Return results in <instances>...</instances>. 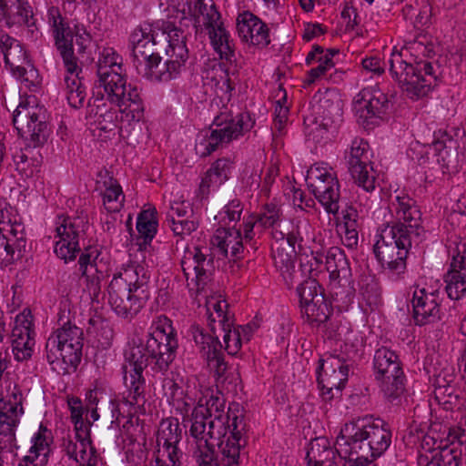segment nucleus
Wrapping results in <instances>:
<instances>
[{
    "instance_id": "nucleus-36",
    "label": "nucleus",
    "mask_w": 466,
    "mask_h": 466,
    "mask_svg": "<svg viewBox=\"0 0 466 466\" xmlns=\"http://www.w3.org/2000/svg\"><path fill=\"white\" fill-rule=\"evenodd\" d=\"M64 446L66 453L78 462L79 466H95L96 464V451L92 446L91 440L83 439L76 442L67 441Z\"/></svg>"
},
{
    "instance_id": "nucleus-62",
    "label": "nucleus",
    "mask_w": 466,
    "mask_h": 466,
    "mask_svg": "<svg viewBox=\"0 0 466 466\" xmlns=\"http://www.w3.org/2000/svg\"><path fill=\"white\" fill-rule=\"evenodd\" d=\"M16 170L25 177H32L39 171V161L31 157L28 162L20 161L17 163Z\"/></svg>"
},
{
    "instance_id": "nucleus-52",
    "label": "nucleus",
    "mask_w": 466,
    "mask_h": 466,
    "mask_svg": "<svg viewBox=\"0 0 466 466\" xmlns=\"http://www.w3.org/2000/svg\"><path fill=\"white\" fill-rule=\"evenodd\" d=\"M240 383V375L237 370L228 372L224 377L217 379L216 385L220 392L236 393Z\"/></svg>"
},
{
    "instance_id": "nucleus-18",
    "label": "nucleus",
    "mask_w": 466,
    "mask_h": 466,
    "mask_svg": "<svg viewBox=\"0 0 466 466\" xmlns=\"http://www.w3.org/2000/svg\"><path fill=\"white\" fill-rule=\"evenodd\" d=\"M31 312L25 309L15 319L11 333L12 352L18 361L31 358L35 345L34 330L32 329Z\"/></svg>"
},
{
    "instance_id": "nucleus-22",
    "label": "nucleus",
    "mask_w": 466,
    "mask_h": 466,
    "mask_svg": "<svg viewBox=\"0 0 466 466\" xmlns=\"http://www.w3.org/2000/svg\"><path fill=\"white\" fill-rule=\"evenodd\" d=\"M0 20L8 26L26 25L31 34L36 24L33 9L26 0H0Z\"/></svg>"
},
{
    "instance_id": "nucleus-53",
    "label": "nucleus",
    "mask_w": 466,
    "mask_h": 466,
    "mask_svg": "<svg viewBox=\"0 0 466 466\" xmlns=\"http://www.w3.org/2000/svg\"><path fill=\"white\" fill-rule=\"evenodd\" d=\"M317 328L321 331L323 336L328 339H337L339 337V320L338 316L332 313L328 316V319L323 322H318L315 324Z\"/></svg>"
},
{
    "instance_id": "nucleus-37",
    "label": "nucleus",
    "mask_w": 466,
    "mask_h": 466,
    "mask_svg": "<svg viewBox=\"0 0 466 466\" xmlns=\"http://www.w3.org/2000/svg\"><path fill=\"white\" fill-rule=\"evenodd\" d=\"M232 163L228 158H219L213 163L199 185L200 193L202 195H207L209 192L211 185L219 186L223 182L227 181L228 179Z\"/></svg>"
},
{
    "instance_id": "nucleus-28",
    "label": "nucleus",
    "mask_w": 466,
    "mask_h": 466,
    "mask_svg": "<svg viewBox=\"0 0 466 466\" xmlns=\"http://www.w3.org/2000/svg\"><path fill=\"white\" fill-rule=\"evenodd\" d=\"M82 349L72 345H63V347H57L58 352L53 355H50L49 349H46V360L51 369L57 374H68L70 370L75 371L80 363Z\"/></svg>"
},
{
    "instance_id": "nucleus-11",
    "label": "nucleus",
    "mask_w": 466,
    "mask_h": 466,
    "mask_svg": "<svg viewBox=\"0 0 466 466\" xmlns=\"http://www.w3.org/2000/svg\"><path fill=\"white\" fill-rule=\"evenodd\" d=\"M13 123L18 134L35 147L44 145L50 135V127L43 108L21 102L13 114Z\"/></svg>"
},
{
    "instance_id": "nucleus-23",
    "label": "nucleus",
    "mask_w": 466,
    "mask_h": 466,
    "mask_svg": "<svg viewBox=\"0 0 466 466\" xmlns=\"http://www.w3.org/2000/svg\"><path fill=\"white\" fill-rule=\"evenodd\" d=\"M237 30L239 37L244 42L254 46L264 47L270 42L267 25L249 12H244L238 15Z\"/></svg>"
},
{
    "instance_id": "nucleus-61",
    "label": "nucleus",
    "mask_w": 466,
    "mask_h": 466,
    "mask_svg": "<svg viewBox=\"0 0 466 466\" xmlns=\"http://www.w3.org/2000/svg\"><path fill=\"white\" fill-rule=\"evenodd\" d=\"M362 67L368 72L381 75L385 70V64L377 56L366 57L361 62Z\"/></svg>"
},
{
    "instance_id": "nucleus-54",
    "label": "nucleus",
    "mask_w": 466,
    "mask_h": 466,
    "mask_svg": "<svg viewBox=\"0 0 466 466\" xmlns=\"http://www.w3.org/2000/svg\"><path fill=\"white\" fill-rule=\"evenodd\" d=\"M228 305L226 301L216 300L214 302H208V311L212 309L218 319V323L222 327L223 331H226L228 328L231 326L229 317L228 313L225 311L228 309Z\"/></svg>"
},
{
    "instance_id": "nucleus-15",
    "label": "nucleus",
    "mask_w": 466,
    "mask_h": 466,
    "mask_svg": "<svg viewBox=\"0 0 466 466\" xmlns=\"http://www.w3.org/2000/svg\"><path fill=\"white\" fill-rule=\"evenodd\" d=\"M369 144L361 138H355L347 157L348 169L358 186L367 192L375 189V171L370 165Z\"/></svg>"
},
{
    "instance_id": "nucleus-56",
    "label": "nucleus",
    "mask_w": 466,
    "mask_h": 466,
    "mask_svg": "<svg viewBox=\"0 0 466 466\" xmlns=\"http://www.w3.org/2000/svg\"><path fill=\"white\" fill-rule=\"evenodd\" d=\"M289 108L283 106L280 101L276 103L273 137L282 136L284 134L285 124L288 120Z\"/></svg>"
},
{
    "instance_id": "nucleus-17",
    "label": "nucleus",
    "mask_w": 466,
    "mask_h": 466,
    "mask_svg": "<svg viewBox=\"0 0 466 466\" xmlns=\"http://www.w3.org/2000/svg\"><path fill=\"white\" fill-rule=\"evenodd\" d=\"M132 46L133 63L139 71V66L157 59L164 51V46L159 40L158 30H153L150 25L139 27L134 30L130 35Z\"/></svg>"
},
{
    "instance_id": "nucleus-13",
    "label": "nucleus",
    "mask_w": 466,
    "mask_h": 466,
    "mask_svg": "<svg viewBox=\"0 0 466 466\" xmlns=\"http://www.w3.org/2000/svg\"><path fill=\"white\" fill-rule=\"evenodd\" d=\"M390 71L400 88L411 99L426 96L431 89V82L420 75L417 65L405 62L400 53H392Z\"/></svg>"
},
{
    "instance_id": "nucleus-2",
    "label": "nucleus",
    "mask_w": 466,
    "mask_h": 466,
    "mask_svg": "<svg viewBox=\"0 0 466 466\" xmlns=\"http://www.w3.org/2000/svg\"><path fill=\"white\" fill-rule=\"evenodd\" d=\"M391 432L381 419H358L346 423L337 437L338 452L359 464L370 463L390 447Z\"/></svg>"
},
{
    "instance_id": "nucleus-3",
    "label": "nucleus",
    "mask_w": 466,
    "mask_h": 466,
    "mask_svg": "<svg viewBox=\"0 0 466 466\" xmlns=\"http://www.w3.org/2000/svg\"><path fill=\"white\" fill-rule=\"evenodd\" d=\"M148 279L143 266L115 275L108 285V302L122 318L137 315L149 299Z\"/></svg>"
},
{
    "instance_id": "nucleus-8",
    "label": "nucleus",
    "mask_w": 466,
    "mask_h": 466,
    "mask_svg": "<svg viewBox=\"0 0 466 466\" xmlns=\"http://www.w3.org/2000/svg\"><path fill=\"white\" fill-rule=\"evenodd\" d=\"M95 88H102L104 93L97 91V96H101V100L106 96V99L118 106L121 112L129 108L133 118L139 119L143 116L142 99L137 87L127 85L125 70L97 76Z\"/></svg>"
},
{
    "instance_id": "nucleus-30",
    "label": "nucleus",
    "mask_w": 466,
    "mask_h": 466,
    "mask_svg": "<svg viewBox=\"0 0 466 466\" xmlns=\"http://www.w3.org/2000/svg\"><path fill=\"white\" fill-rule=\"evenodd\" d=\"M450 299H460L466 293V256L454 258L445 279Z\"/></svg>"
},
{
    "instance_id": "nucleus-58",
    "label": "nucleus",
    "mask_w": 466,
    "mask_h": 466,
    "mask_svg": "<svg viewBox=\"0 0 466 466\" xmlns=\"http://www.w3.org/2000/svg\"><path fill=\"white\" fill-rule=\"evenodd\" d=\"M15 75H17L22 81L28 83L29 85L35 86L38 84V73L37 70L31 64L30 60L28 65H24L23 69L15 70Z\"/></svg>"
},
{
    "instance_id": "nucleus-41",
    "label": "nucleus",
    "mask_w": 466,
    "mask_h": 466,
    "mask_svg": "<svg viewBox=\"0 0 466 466\" xmlns=\"http://www.w3.org/2000/svg\"><path fill=\"white\" fill-rule=\"evenodd\" d=\"M154 210L142 211L137 219V230L138 232V238H142V244H148L151 242L157 233V221L154 216Z\"/></svg>"
},
{
    "instance_id": "nucleus-33",
    "label": "nucleus",
    "mask_w": 466,
    "mask_h": 466,
    "mask_svg": "<svg viewBox=\"0 0 466 466\" xmlns=\"http://www.w3.org/2000/svg\"><path fill=\"white\" fill-rule=\"evenodd\" d=\"M211 46L218 54L219 58L232 64L236 61L235 44L229 32L221 22L208 30Z\"/></svg>"
},
{
    "instance_id": "nucleus-24",
    "label": "nucleus",
    "mask_w": 466,
    "mask_h": 466,
    "mask_svg": "<svg viewBox=\"0 0 466 466\" xmlns=\"http://www.w3.org/2000/svg\"><path fill=\"white\" fill-rule=\"evenodd\" d=\"M297 252V248L290 245H279L272 251L275 266L289 288L304 277L303 270L295 268Z\"/></svg>"
},
{
    "instance_id": "nucleus-19",
    "label": "nucleus",
    "mask_w": 466,
    "mask_h": 466,
    "mask_svg": "<svg viewBox=\"0 0 466 466\" xmlns=\"http://www.w3.org/2000/svg\"><path fill=\"white\" fill-rule=\"evenodd\" d=\"M410 247L393 245L391 236L387 233L383 241H377L374 245V253L384 269L389 273L400 276L406 270V258Z\"/></svg>"
},
{
    "instance_id": "nucleus-14",
    "label": "nucleus",
    "mask_w": 466,
    "mask_h": 466,
    "mask_svg": "<svg viewBox=\"0 0 466 466\" xmlns=\"http://www.w3.org/2000/svg\"><path fill=\"white\" fill-rule=\"evenodd\" d=\"M354 109L358 122L364 128H372L389 109L387 96L380 90L365 88L361 90L355 100Z\"/></svg>"
},
{
    "instance_id": "nucleus-44",
    "label": "nucleus",
    "mask_w": 466,
    "mask_h": 466,
    "mask_svg": "<svg viewBox=\"0 0 466 466\" xmlns=\"http://www.w3.org/2000/svg\"><path fill=\"white\" fill-rule=\"evenodd\" d=\"M124 70L122 58L112 48H106L96 63V76Z\"/></svg>"
},
{
    "instance_id": "nucleus-7",
    "label": "nucleus",
    "mask_w": 466,
    "mask_h": 466,
    "mask_svg": "<svg viewBox=\"0 0 466 466\" xmlns=\"http://www.w3.org/2000/svg\"><path fill=\"white\" fill-rule=\"evenodd\" d=\"M391 204L398 220L384 225L380 233V239L377 241H383L387 233H390L393 245L403 248L411 247L410 235H420L421 212L416 201L404 193L397 195Z\"/></svg>"
},
{
    "instance_id": "nucleus-45",
    "label": "nucleus",
    "mask_w": 466,
    "mask_h": 466,
    "mask_svg": "<svg viewBox=\"0 0 466 466\" xmlns=\"http://www.w3.org/2000/svg\"><path fill=\"white\" fill-rule=\"evenodd\" d=\"M106 190L103 194V202L106 209L108 212H117L121 208L124 201L122 195V188L119 185L115 184L112 177H109V182H104Z\"/></svg>"
},
{
    "instance_id": "nucleus-5",
    "label": "nucleus",
    "mask_w": 466,
    "mask_h": 466,
    "mask_svg": "<svg viewBox=\"0 0 466 466\" xmlns=\"http://www.w3.org/2000/svg\"><path fill=\"white\" fill-rule=\"evenodd\" d=\"M88 227L87 220L83 217H59L56 228V237L59 238L55 245L56 256L65 262L73 261L83 248L85 252L80 255L78 264L96 267L91 248L84 243Z\"/></svg>"
},
{
    "instance_id": "nucleus-4",
    "label": "nucleus",
    "mask_w": 466,
    "mask_h": 466,
    "mask_svg": "<svg viewBox=\"0 0 466 466\" xmlns=\"http://www.w3.org/2000/svg\"><path fill=\"white\" fill-rule=\"evenodd\" d=\"M177 347L171 320L167 317H160L155 329L147 333L146 339H132L127 353L138 350L147 367L152 365L154 371L164 372L175 360Z\"/></svg>"
},
{
    "instance_id": "nucleus-20",
    "label": "nucleus",
    "mask_w": 466,
    "mask_h": 466,
    "mask_svg": "<svg viewBox=\"0 0 466 466\" xmlns=\"http://www.w3.org/2000/svg\"><path fill=\"white\" fill-rule=\"evenodd\" d=\"M134 353H126V360L129 362L131 370L127 371V367L123 366L124 371V382L125 385L128 388L129 394V403L131 405H137L139 403L140 399L144 400V391H145V379L142 375L143 370L147 368V363L142 359V356L139 355L138 350Z\"/></svg>"
},
{
    "instance_id": "nucleus-64",
    "label": "nucleus",
    "mask_w": 466,
    "mask_h": 466,
    "mask_svg": "<svg viewBox=\"0 0 466 466\" xmlns=\"http://www.w3.org/2000/svg\"><path fill=\"white\" fill-rule=\"evenodd\" d=\"M213 452L214 450L208 451V448H201L200 450L197 448L194 454L198 458L200 466H219L217 460L213 458Z\"/></svg>"
},
{
    "instance_id": "nucleus-34",
    "label": "nucleus",
    "mask_w": 466,
    "mask_h": 466,
    "mask_svg": "<svg viewBox=\"0 0 466 466\" xmlns=\"http://www.w3.org/2000/svg\"><path fill=\"white\" fill-rule=\"evenodd\" d=\"M83 340L84 333L82 329L67 323L61 329H56V331L47 339L46 349H49L50 355H53L58 352L57 347H63V345L83 348Z\"/></svg>"
},
{
    "instance_id": "nucleus-10",
    "label": "nucleus",
    "mask_w": 466,
    "mask_h": 466,
    "mask_svg": "<svg viewBox=\"0 0 466 466\" xmlns=\"http://www.w3.org/2000/svg\"><path fill=\"white\" fill-rule=\"evenodd\" d=\"M253 122L250 116L247 113H241L234 118L221 114L218 116L210 127L209 135L197 145V150L201 157L209 156L224 144H228L233 139H238L245 132L253 127Z\"/></svg>"
},
{
    "instance_id": "nucleus-42",
    "label": "nucleus",
    "mask_w": 466,
    "mask_h": 466,
    "mask_svg": "<svg viewBox=\"0 0 466 466\" xmlns=\"http://www.w3.org/2000/svg\"><path fill=\"white\" fill-rule=\"evenodd\" d=\"M40 435L37 436L35 443L31 447L29 454L19 460L15 466H46L47 463L48 448L47 443H44Z\"/></svg>"
},
{
    "instance_id": "nucleus-32",
    "label": "nucleus",
    "mask_w": 466,
    "mask_h": 466,
    "mask_svg": "<svg viewBox=\"0 0 466 466\" xmlns=\"http://www.w3.org/2000/svg\"><path fill=\"white\" fill-rule=\"evenodd\" d=\"M325 267L332 280L350 284L351 269L344 251L339 247L330 248L325 256Z\"/></svg>"
},
{
    "instance_id": "nucleus-31",
    "label": "nucleus",
    "mask_w": 466,
    "mask_h": 466,
    "mask_svg": "<svg viewBox=\"0 0 466 466\" xmlns=\"http://www.w3.org/2000/svg\"><path fill=\"white\" fill-rule=\"evenodd\" d=\"M0 49L5 64L13 73L17 69H23L24 65H28L29 58L22 44L3 32L0 33Z\"/></svg>"
},
{
    "instance_id": "nucleus-40",
    "label": "nucleus",
    "mask_w": 466,
    "mask_h": 466,
    "mask_svg": "<svg viewBox=\"0 0 466 466\" xmlns=\"http://www.w3.org/2000/svg\"><path fill=\"white\" fill-rule=\"evenodd\" d=\"M193 16L196 23L200 22L201 16L207 30L222 22L221 15L213 0H194Z\"/></svg>"
},
{
    "instance_id": "nucleus-21",
    "label": "nucleus",
    "mask_w": 466,
    "mask_h": 466,
    "mask_svg": "<svg viewBox=\"0 0 466 466\" xmlns=\"http://www.w3.org/2000/svg\"><path fill=\"white\" fill-rule=\"evenodd\" d=\"M210 241L220 255L225 258L229 255L234 261L242 258L245 250L249 252L244 245L240 230L235 228H218Z\"/></svg>"
},
{
    "instance_id": "nucleus-39",
    "label": "nucleus",
    "mask_w": 466,
    "mask_h": 466,
    "mask_svg": "<svg viewBox=\"0 0 466 466\" xmlns=\"http://www.w3.org/2000/svg\"><path fill=\"white\" fill-rule=\"evenodd\" d=\"M192 334L202 358L206 360L222 350L221 342L214 333L213 335L208 334L202 328L194 326L192 327Z\"/></svg>"
},
{
    "instance_id": "nucleus-51",
    "label": "nucleus",
    "mask_w": 466,
    "mask_h": 466,
    "mask_svg": "<svg viewBox=\"0 0 466 466\" xmlns=\"http://www.w3.org/2000/svg\"><path fill=\"white\" fill-rule=\"evenodd\" d=\"M207 362L208 367L214 371L216 380L220 377H224L228 372L236 370L232 366H229L225 360V355L222 350L218 354L211 356L210 359L207 360Z\"/></svg>"
},
{
    "instance_id": "nucleus-63",
    "label": "nucleus",
    "mask_w": 466,
    "mask_h": 466,
    "mask_svg": "<svg viewBox=\"0 0 466 466\" xmlns=\"http://www.w3.org/2000/svg\"><path fill=\"white\" fill-rule=\"evenodd\" d=\"M243 208L238 199H233L225 207L226 218L230 222L238 221L242 213Z\"/></svg>"
},
{
    "instance_id": "nucleus-9",
    "label": "nucleus",
    "mask_w": 466,
    "mask_h": 466,
    "mask_svg": "<svg viewBox=\"0 0 466 466\" xmlns=\"http://www.w3.org/2000/svg\"><path fill=\"white\" fill-rule=\"evenodd\" d=\"M373 370L384 398L397 403L405 391V375L398 355L386 347L378 349L373 357Z\"/></svg>"
},
{
    "instance_id": "nucleus-25",
    "label": "nucleus",
    "mask_w": 466,
    "mask_h": 466,
    "mask_svg": "<svg viewBox=\"0 0 466 466\" xmlns=\"http://www.w3.org/2000/svg\"><path fill=\"white\" fill-rule=\"evenodd\" d=\"M157 30L160 42L168 43L167 48L164 49L166 56H172L186 62L188 58V50L184 32L169 21H163Z\"/></svg>"
},
{
    "instance_id": "nucleus-1",
    "label": "nucleus",
    "mask_w": 466,
    "mask_h": 466,
    "mask_svg": "<svg viewBox=\"0 0 466 466\" xmlns=\"http://www.w3.org/2000/svg\"><path fill=\"white\" fill-rule=\"evenodd\" d=\"M225 400L211 396L206 406L198 405L191 414L190 434L197 441V448L214 450L218 446L224 466H238L240 450L247 445L246 423L242 416L234 415L230 420L229 411L225 413ZM230 410V409H228Z\"/></svg>"
},
{
    "instance_id": "nucleus-29",
    "label": "nucleus",
    "mask_w": 466,
    "mask_h": 466,
    "mask_svg": "<svg viewBox=\"0 0 466 466\" xmlns=\"http://www.w3.org/2000/svg\"><path fill=\"white\" fill-rule=\"evenodd\" d=\"M161 60L162 56L159 55L157 59L145 65L143 75L150 80L167 82L179 75L186 63L172 56H167L164 63Z\"/></svg>"
},
{
    "instance_id": "nucleus-6",
    "label": "nucleus",
    "mask_w": 466,
    "mask_h": 466,
    "mask_svg": "<svg viewBox=\"0 0 466 466\" xmlns=\"http://www.w3.org/2000/svg\"><path fill=\"white\" fill-rule=\"evenodd\" d=\"M53 27L56 46L60 52L67 73L64 79L66 98L72 107L79 108L83 106L86 98V87L79 76L82 69L77 66L76 57L74 56V35L69 26L63 24L62 20L57 24L55 19Z\"/></svg>"
},
{
    "instance_id": "nucleus-35",
    "label": "nucleus",
    "mask_w": 466,
    "mask_h": 466,
    "mask_svg": "<svg viewBox=\"0 0 466 466\" xmlns=\"http://www.w3.org/2000/svg\"><path fill=\"white\" fill-rule=\"evenodd\" d=\"M431 147L438 157L437 161L447 171H453L458 168V154L454 140L443 133L440 138L434 139Z\"/></svg>"
},
{
    "instance_id": "nucleus-48",
    "label": "nucleus",
    "mask_w": 466,
    "mask_h": 466,
    "mask_svg": "<svg viewBox=\"0 0 466 466\" xmlns=\"http://www.w3.org/2000/svg\"><path fill=\"white\" fill-rule=\"evenodd\" d=\"M430 452L431 459L445 466H459L461 461V451L448 445Z\"/></svg>"
},
{
    "instance_id": "nucleus-50",
    "label": "nucleus",
    "mask_w": 466,
    "mask_h": 466,
    "mask_svg": "<svg viewBox=\"0 0 466 466\" xmlns=\"http://www.w3.org/2000/svg\"><path fill=\"white\" fill-rule=\"evenodd\" d=\"M175 218H173L172 216H166V223L176 236L182 238L186 236H189L198 227V221L194 219L178 221Z\"/></svg>"
},
{
    "instance_id": "nucleus-38",
    "label": "nucleus",
    "mask_w": 466,
    "mask_h": 466,
    "mask_svg": "<svg viewBox=\"0 0 466 466\" xmlns=\"http://www.w3.org/2000/svg\"><path fill=\"white\" fill-rule=\"evenodd\" d=\"M335 458L336 451L325 438H318L312 441L306 456L308 466H311V462L322 466H336Z\"/></svg>"
},
{
    "instance_id": "nucleus-49",
    "label": "nucleus",
    "mask_w": 466,
    "mask_h": 466,
    "mask_svg": "<svg viewBox=\"0 0 466 466\" xmlns=\"http://www.w3.org/2000/svg\"><path fill=\"white\" fill-rule=\"evenodd\" d=\"M88 323L94 329L100 345L104 348L108 347L113 339V330L108 323L100 317L91 318Z\"/></svg>"
},
{
    "instance_id": "nucleus-16",
    "label": "nucleus",
    "mask_w": 466,
    "mask_h": 466,
    "mask_svg": "<svg viewBox=\"0 0 466 466\" xmlns=\"http://www.w3.org/2000/svg\"><path fill=\"white\" fill-rule=\"evenodd\" d=\"M317 370L318 384L327 400L334 398V390L339 393L348 380L349 368L344 360L337 356L329 355L319 360Z\"/></svg>"
},
{
    "instance_id": "nucleus-26",
    "label": "nucleus",
    "mask_w": 466,
    "mask_h": 466,
    "mask_svg": "<svg viewBox=\"0 0 466 466\" xmlns=\"http://www.w3.org/2000/svg\"><path fill=\"white\" fill-rule=\"evenodd\" d=\"M412 307L417 325L422 326L441 319L440 306L434 293H426L424 289L414 292Z\"/></svg>"
},
{
    "instance_id": "nucleus-47",
    "label": "nucleus",
    "mask_w": 466,
    "mask_h": 466,
    "mask_svg": "<svg viewBox=\"0 0 466 466\" xmlns=\"http://www.w3.org/2000/svg\"><path fill=\"white\" fill-rule=\"evenodd\" d=\"M181 268L187 281H195L197 287L204 286L208 279L207 268L196 264V261L185 256L181 260Z\"/></svg>"
},
{
    "instance_id": "nucleus-59",
    "label": "nucleus",
    "mask_w": 466,
    "mask_h": 466,
    "mask_svg": "<svg viewBox=\"0 0 466 466\" xmlns=\"http://www.w3.org/2000/svg\"><path fill=\"white\" fill-rule=\"evenodd\" d=\"M68 408L71 412V420L74 424L79 423L83 420V414L86 411L82 401L78 397H71L67 400Z\"/></svg>"
},
{
    "instance_id": "nucleus-27",
    "label": "nucleus",
    "mask_w": 466,
    "mask_h": 466,
    "mask_svg": "<svg viewBox=\"0 0 466 466\" xmlns=\"http://www.w3.org/2000/svg\"><path fill=\"white\" fill-rule=\"evenodd\" d=\"M309 187L327 212L337 214L339 208V184L335 176H328V181L314 180Z\"/></svg>"
},
{
    "instance_id": "nucleus-43",
    "label": "nucleus",
    "mask_w": 466,
    "mask_h": 466,
    "mask_svg": "<svg viewBox=\"0 0 466 466\" xmlns=\"http://www.w3.org/2000/svg\"><path fill=\"white\" fill-rule=\"evenodd\" d=\"M181 439V430L177 420H167L161 422L160 429L157 432V446H173L177 445Z\"/></svg>"
},
{
    "instance_id": "nucleus-57",
    "label": "nucleus",
    "mask_w": 466,
    "mask_h": 466,
    "mask_svg": "<svg viewBox=\"0 0 466 466\" xmlns=\"http://www.w3.org/2000/svg\"><path fill=\"white\" fill-rule=\"evenodd\" d=\"M258 222L264 227H273L278 225L280 227V214L279 209L276 206H267V211L259 216Z\"/></svg>"
},
{
    "instance_id": "nucleus-12",
    "label": "nucleus",
    "mask_w": 466,
    "mask_h": 466,
    "mask_svg": "<svg viewBox=\"0 0 466 466\" xmlns=\"http://www.w3.org/2000/svg\"><path fill=\"white\" fill-rule=\"evenodd\" d=\"M301 312L310 324L323 322L333 309L324 296L323 289L315 279H304L297 288Z\"/></svg>"
},
{
    "instance_id": "nucleus-46",
    "label": "nucleus",
    "mask_w": 466,
    "mask_h": 466,
    "mask_svg": "<svg viewBox=\"0 0 466 466\" xmlns=\"http://www.w3.org/2000/svg\"><path fill=\"white\" fill-rule=\"evenodd\" d=\"M316 109L318 114L322 115L323 120L327 121V123L323 124L327 126L329 120L333 122L334 118H339L341 116V101L338 98L333 99L325 96L319 100Z\"/></svg>"
},
{
    "instance_id": "nucleus-60",
    "label": "nucleus",
    "mask_w": 466,
    "mask_h": 466,
    "mask_svg": "<svg viewBox=\"0 0 466 466\" xmlns=\"http://www.w3.org/2000/svg\"><path fill=\"white\" fill-rule=\"evenodd\" d=\"M17 424L18 423V413L17 404L8 403L5 404L2 410H0V424Z\"/></svg>"
},
{
    "instance_id": "nucleus-55",
    "label": "nucleus",
    "mask_w": 466,
    "mask_h": 466,
    "mask_svg": "<svg viewBox=\"0 0 466 466\" xmlns=\"http://www.w3.org/2000/svg\"><path fill=\"white\" fill-rule=\"evenodd\" d=\"M224 335L225 350L229 355H235L241 347V335L239 329L231 330L227 329Z\"/></svg>"
}]
</instances>
